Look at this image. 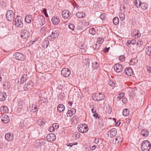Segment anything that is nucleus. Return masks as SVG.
Returning <instances> with one entry per match:
<instances>
[{
	"mask_svg": "<svg viewBox=\"0 0 151 151\" xmlns=\"http://www.w3.org/2000/svg\"><path fill=\"white\" fill-rule=\"evenodd\" d=\"M100 45L99 44H95L93 45V48L94 50H98L99 49Z\"/></svg>",
	"mask_w": 151,
	"mask_h": 151,
	"instance_id": "f704fd0d",
	"label": "nucleus"
},
{
	"mask_svg": "<svg viewBox=\"0 0 151 151\" xmlns=\"http://www.w3.org/2000/svg\"><path fill=\"white\" fill-rule=\"evenodd\" d=\"M48 43L49 41H45L42 44L43 47L44 48H47L48 46Z\"/></svg>",
	"mask_w": 151,
	"mask_h": 151,
	"instance_id": "c03bdc74",
	"label": "nucleus"
},
{
	"mask_svg": "<svg viewBox=\"0 0 151 151\" xmlns=\"http://www.w3.org/2000/svg\"><path fill=\"white\" fill-rule=\"evenodd\" d=\"M6 17L7 20L11 22L14 17V14L12 10H9L7 11L6 14Z\"/></svg>",
	"mask_w": 151,
	"mask_h": 151,
	"instance_id": "39448f33",
	"label": "nucleus"
},
{
	"mask_svg": "<svg viewBox=\"0 0 151 151\" xmlns=\"http://www.w3.org/2000/svg\"><path fill=\"white\" fill-rule=\"evenodd\" d=\"M119 19L117 17H115L113 19V23L115 25H117L119 23Z\"/></svg>",
	"mask_w": 151,
	"mask_h": 151,
	"instance_id": "e433bc0d",
	"label": "nucleus"
},
{
	"mask_svg": "<svg viewBox=\"0 0 151 151\" xmlns=\"http://www.w3.org/2000/svg\"><path fill=\"white\" fill-rule=\"evenodd\" d=\"M105 106H106L107 109L106 111H107L109 114H110L112 111V108L111 106L108 104H106Z\"/></svg>",
	"mask_w": 151,
	"mask_h": 151,
	"instance_id": "bb28decb",
	"label": "nucleus"
},
{
	"mask_svg": "<svg viewBox=\"0 0 151 151\" xmlns=\"http://www.w3.org/2000/svg\"><path fill=\"white\" fill-rule=\"evenodd\" d=\"M61 73L63 76L68 77L70 74V70L68 68H64L62 70Z\"/></svg>",
	"mask_w": 151,
	"mask_h": 151,
	"instance_id": "0eeeda50",
	"label": "nucleus"
},
{
	"mask_svg": "<svg viewBox=\"0 0 151 151\" xmlns=\"http://www.w3.org/2000/svg\"><path fill=\"white\" fill-rule=\"evenodd\" d=\"M119 60L123 61L125 59V57L124 55H121L119 57Z\"/></svg>",
	"mask_w": 151,
	"mask_h": 151,
	"instance_id": "09e8293b",
	"label": "nucleus"
},
{
	"mask_svg": "<svg viewBox=\"0 0 151 151\" xmlns=\"http://www.w3.org/2000/svg\"><path fill=\"white\" fill-rule=\"evenodd\" d=\"M78 131L82 133H86L88 130V126L85 124L79 125L78 127Z\"/></svg>",
	"mask_w": 151,
	"mask_h": 151,
	"instance_id": "7ed1b4c3",
	"label": "nucleus"
},
{
	"mask_svg": "<svg viewBox=\"0 0 151 151\" xmlns=\"http://www.w3.org/2000/svg\"><path fill=\"white\" fill-rule=\"evenodd\" d=\"M104 39L103 38L99 37L98 39L97 42L98 43V44H100L102 43L104 41Z\"/></svg>",
	"mask_w": 151,
	"mask_h": 151,
	"instance_id": "37998d69",
	"label": "nucleus"
},
{
	"mask_svg": "<svg viewBox=\"0 0 151 151\" xmlns=\"http://www.w3.org/2000/svg\"><path fill=\"white\" fill-rule=\"evenodd\" d=\"M37 124L40 125H42L45 124V122L42 119H40L37 121Z\"/></svg>",
	"mask_w": 151,
	"mask_h": 151,
	"instance_id": "49530a36",
	"label": "nucleus"
},
{
	"mask_svg": "<svg viewBox=\"0 0 151 151\" xmlns=\"http://www.w3.org/2000/svg\"><path fill=\"white\" fill-rule=\"evenodd\" d=\"M124 96V94L123 93H120L119 94L118 96L117 97V100L119 101Z\"/></svg>",
	"mask_w": 151,
	"mask_h": 151,
	"instance_id": "79ce46f5",
	"label": "nucleus"
},
{
	"mask_svg": "<svg viewBox=\"0 0 151 151\" xmlns=\"http://www.w3.org/2000/svg\"><path fill=\"white\" fill-rule=\"evenodd\" d=\"M136 41L135 39H133L131 40H128L127 42V45L128 46V45H129L130 44H132L133 45H134L136 44Z\"/></svg>",
	"mask_w": 151,
	"mask_h": 151,
	"instance_id": "473e14b6",
	"label": "nucleus"
},
{
	"mask_svg": "<svg viewBox=\"0 0 151 151\" xmlns=\"http://www.w3.org/2000/svg\"><path fill=\"white\" fill-rule=\"evenodd\" d=\"M65 109V106L62 104H60L58 106V111L60 113L63 112L64 110Z\"/></svg>",
	"mask_w": 151,
	"mask_h": 151,
	"instance_id": "aec40b11",
	"label": "nucleus"
},
{
	"mask_svg": "<svg viewBox=\"0 0 151 151\" xmlns=\"http://www.w3.org/2000/svg\"><path fill=\"white\" fill-rule=\"evenodd\" d=\"M46 28L45 27H43L41 28L40 31H41V32H43L44 31H46Z\"/></svg>",
	"mask_w": 151,
	"mask_h": 151,
	"instance_id": "6e6d98bb",
	"label": "nucleus"
},
{
	"mask_svg": "<svg viewBox=\"0 0 151 151\" xmlns=\"http://www.w3.org/2000/svg\"><path fill=\"white\" fill-rule=\"evenodd\" d=\"M121 123V122H117L116 124V125L117 126H119L120 125Z\"/></svg>",
	"mask_w": 151,
	"mask_h": 151,
	"instance_id": "774afa93",
	"label": "nucleus"
},
{
	"mask_svg": "<svg viewBox=\"0 0 151 151\" xmlns=\"http://www.w3.org/2000/svg\"><path fill=\"white\" fill-rule=\"evenodd\" d=\"M119 16L121 20H124L125 18V14L123 13H121L119 14Z\"/></svg>",
	"mask_w": 151,
	"mask_h": 151,
	"instance_id": "ea45409f",
	"label": "nucleus"
},
{
	"mask_svg": "<svg viewBox=\"0 0 151 151\" xmlns=\"http://www.w3.org/2000/svg\"><path fill=\"white\" fill-rule=\"evenodd\" d=\"M143 44V42L142 41H139L137 43V45L139 46H140V45H142Z\"/></svg>",
	"mask_w": 151,
	"mask_h": 151,
	"instance_id": "5fc2aeb1",
	"label": "nucleus"
},
{
	"mask_svg": "<svg viewBox=\"0 0 151 151\" xmlns=\"http://www.w3.org/2000/svg\"><path fill=\"white\" fill-rule=\"evenodd\" d=\"M93 116L95 118H98V117L99 116V114L97 113H95L93 114Z\"/></svg>",
	"mask_w": 151,
	"mask_h": 151,
	"instance_id": "13d9d810",
	"label": "nucleus"
},
{
	"mask_svg": "<svg viewBox=\"0 0 151 151\" xmlns=\"http://www.w3.org/2000/svg\"><path fill=\"white\" fill-rule=\"evenodd\" d=\"M76 16L79 18H82L85 17V14L84 12H77L76 14Z\"/></svg>",
	"mask_w": 151,
	"mask_h": 151,
	"instance_id": "5701e85b",
	"label": "nucleus"
},
{
	"mask_svg": "<svg viewBox=\"0 0 151 151\" xmlns=\"http://www.w3.org/2000/svg\"><path fill=\"white\" fill-rule=\"evenodd\" d=\"M76 110L74 109H72L68 111L67 112L68 116H72L73 114L76 113Z\"/></svg>",
	"mask_w": 151,
	"mask_h": 151,
	"instance_id": "412c9836",
	"label": "nucleus"
},
{
	"mask_svg": "<svg viewBox=\"0 0 151 151\" xmlns=\"http://www.w3.org/2000/svg\"><path fill=\"white\" fill-rule=\"evenodd\" d=\"M104 14H101L100 16V18L102 20H103L104 19H105V18H104Z\"/></svg>",
	"mask_w": 151,
	"mask_h": 151,
	"instance_id": "052dcab7",
	"label": "nucleus"
},
{
	"mask_svg": "<svg viewBox=\"0 0 151 151\" xmlns=\"http://www.w3.org/2000/svg\"><path fill=\"white\" fill-rule=\"evenodd\" d=\"M38 19L37 22V21L36 23H38L41 22V24L40 23V24H37V26L38 27H40L42 26L45 23V17L43 16H40L38 17Z\"/></svg>",
	"mask_w": 151,
	"mask_h": 151,
	"instance_id": "1a4fd4ad",
	"label": "nucleus"
},
{
	"mask_svg": "<svg viewBox=\"0 0 151 151\" xmlns=\"http://www.w3.org/2000/svg\"><path fill=\"white\" fill-rule=\"evenodd\" d=\"M80 134L78 132L74 133L73 134V137L76 139H78L80 137Z\"/></svg>",
	"mask_w": 151,
	"mask_h": 151,
	"instance_id": "4c0bfd02",
	"label": "nucleus"
},
{
	"mask_svg": "<svg viewBox=\"0 0 151 151\" xmlns=\"http://www.w3.org/2000/svg\"><path fill=\"white\" fill-rule=\"evenodd\" d=\"M129 113V111L127 109H125L123 110L122 111V114L124 116H127L128 115Z\"/></svg>",
	"mask_w": 151,
	"mask_h": 151,
	"instance_id": "c756f323",
	"label": "nucleus"
},
{
	"mask_svg": "<svg viewBox=\"0 0 151 151\" xmlns=\"http://www.w3.org/2000/svg\"><path fill=\"white\" fill-rule=\"evenodd\" d=\"M70 12L68 10H64L62 12V15L63 17L64 18H68L70 16Z\"/></svg>",
	"mask_w": 151,
	"mask_h": 151,
	"instance_id": "4468645a",
	"label": "nucleus"
},
{
	"mask_svg": "<svg viewBox=\"0 0 151 151\" xmlns=\"http://www.w3.org/2000/svg\"><path fill=\"white\" fill-rule=\"evenodd\" d=\"M24 105L22 102L21 103H19L18 106V110H22V109H24Z\"/></svg>",
	"mask_w": 151,
	"mask_h": 151,
	"instance_id": "c9c22d12",
	"label": "nucleus"
},
{
	"mask_svg": "<svg viewBox=\"0 0 151 151\" xmlns=\"http://www.w3.org/2000/svg\"><path fill=\"white\" fill-rule=\"evenodd\" d=\"M51 21L53 24L54 25H57L60 22V19L57 17H55L52 19Z\"/></svg>",
	"mask_w": 151,
	"mask_h": 151,
	"instance_id": "a211bd4d",
	"label": "nucleus"
},
{
	"mask_svg": "<svg viewBox=\"0 0 151 151\" xmlns=\"http://www.w3.org/2000/svg\"><path fill=\"white\" fill-rule=\"evenodd\" d=\"M54 130V129L52 127H50L49 129V131L51 132H53Z\"/></svg>",
	"mask_w": 151,
	"mask_h": 151,
	"instance_id": "4d7b16f0",
	"label": "nucleus"
},
{
	"mask_svg": "<svg viewBox=\"0 0 151 151\" xmlns=\"http://www.w3.org/2000/svg\"><path fill=\"white\" fill-rule=\"evenodd\" d=\"M122 141L121 137L119 136H117L115 139V144H118Z\"/></svg>",
	"mask_w": 151,
	"mask_h": 151,
	"instance_id": "72a5a7b5",
	"label": "nucleus"
},
{
	"mask_svg": "<svg viewBox=\"0 0 151 151\" xmlns=\"http://www.w3.org/2000/svg\"><path fill=\"white\" fill-rule=\"evenodd\" d=\"M127 100L126 98H124L122 99V101L124 104L126 103L127 102Z\"/></svg>",
	"mask_w": 151,
	"mask_h": 151,
	"instance_id": "603ef678",
	"label": "nucleus"
},
{
	"mask_svg": "<svg viewBox=\"0 0 151 151\" xmlns=\"http://www.w3.org/2000/svg\"><path fill=\"white\" fill-rule=\"evenodd\" d=\"M30 36L29 32L27 30H23L21 32V37L24 39L28 38Z\"/></svg>",
	"mask_w": 151,
	"mask_h": 151,
	"instance_id": "423d86ee",
	"label": "nucleus"
},
{
	"mask_svg": "<svg viewBox=\"0 0 151 151\" xmlns=\"http://www.w3.org/2000/svg\"><path fill=\"white\" fill-rule=\"evenodd\" d=\"M92 69L95 70V69L99 67V64H98L97 62L94 61L92 63Z\"/></svg>",
	"mask_w": 151,
	"mask_h": 151,
	"instance_id": "c85d7f7f",
	"label": "nucleus"
},
{
	"mask_svg": "<svg viewBox=\"0 0 151 151\" xmlns=\"http://www.w3.org/2000/svg\"><path fill=\"white\" fill-rule=\"evenodd\" d=\"M84 25L86 26H88L89 25V23L88 22H86L85 23Z\"/></svg>",
	"mask_w": 151,
	"mask_h": 151,
	"instance_id": "0e129e2a",
	"label": "nucleus"
},
{
	"mask_svg": "<svg viewBox=\"0 0 151 151\" xmlns=\"http://www.w3.org/2000/svg\"><path fill=\"white\" fill-rule=\"evenodd\" d=\"M96 146L95 145H93L92 146L91 148V150H93L95 149Z\"/></svg>",
	"mask_w": 151,
	"mask_h": 151,
	"instance_id": "680f3d73",
	"label": "nucleus"
},
{
	"mask_svg": "<svg viewBox=\"0 0 151 151\" xmlns=\"http://www.w3.org/2000/svg\"><path fill=\"white\" fill-rule=\"evenodd\" d=\"M46 138L48 141H53L55 139V135L54 134H50L47 136Z\"/></svg>",
	"mask_w": 151,
	"mask_h": 151,
	"instance_id": "ddd939ff",
	"label": "nucleus"
},
{
	"mask_svg": "<svg viewBox=\"0 0 151 151\" xmlns=\"http://www.w3.org/2000/svg\"><path fill=\"white\" fill-rule=\"evenodd\" d=\"M27 78V75H23L20 79L21 83H24L25 81H26Z\"/></svg>",
	"mask_w": 151,
	"mask_h": 151,
	"instance_id": "7c9ffc66",
	"label": "nucleus"
},
{
	"mask_svg": "<svg viewBox=\"0 0 151 151\" xmlns=\"http://www.w3.org/2000/svg\"><path fill=\"white\" fill-rule=\"evenodd\" d=\"M90 107L91 109H93L94 108V106L93 105H91L90 106Z\"/></svg>",
	"mask_w": 151,
	"mask_h": 151,
	"instance_id": "69168bd1",
	"label": "nucleus"
},
{
	"mask_svg": "<svg viewBox=\"0 0 151 151\" xmlns=\"http://www.w3.org/2000/svg\"><path fill=\"white\" fill-rule=\"evenodd\" d=\"M32 86V83L31 81H29L27 84H25L24 85V87L28 89L31 88Z\"/></svg>",
	"mask_w": 151,
	"mask_h": 151,
	"instance_id": "393cba45",
	"label": "nucleus"
},
{
	"mask_svg": "<svg viewBox=\"0 0 151 151\" xmlns=\"http://www.w3.org/2000/svg\"><path fill=\"white\" fill-rule=\"evenodd\" d=\"M150 147V143L147 140H145L141 144V149L142 151H149Z\"/></svg>",
	"mask_w": 151,
	"mask_h": 151,
	"instance_id": "f257e3e1",
	"label": "nucleus"
},
{
	"mask_svg": "<svg viewBox=\"0 0 151 151\" xmlns=\"http://www.w3.org/2000/svg\"><path fill=\"white\" fill-rule=\"evenodd\" d=\"M49 37H50L52 38H54L57 37L59 35L58 31L57 30H53L51 29L50 30L49 32Z\"/></svg>",
	"mask_w": 151,
	"mask_h": 151,
	"instance_id": "20e7f679",
	"label": "nucleus"
},
{
	"mask_svg": "<svg viewBox=\"0 0 151 151\" xmlns=\"http://www.w3.org/2000/svg\"><path fill=\"white\" fill-rule=\"evenodd\" d=\"M38 106L37 105H32V106L31 107L30 111L33 112H36L37 110Z\"/></svg>",
	"mask_w": 151,
	"mask_h": 151,
	"instance_id": "2f4dec72",
	"label": "nucleus"
},
{
	"mask_svg": "<svg viewBox=\"0 0 151 151\" xmlns=\"http://www.w3.org/2000/svg\"><path fill=\"white\" fill-rule=\"evenodd\" d=\"M140 7L141 8L145 10L147 9V5L145 3H141Z\"/></svg>",
	"mask_w": 151,
	"mask_h": 151,
	"instance_id": "58836bf2",
	"label": "nucleus"
},
{
	"mask_svg": "<svg viewBox=\"0 0 151 151\" xmlns=\"http://www.w3.org/2000/svg\"><path fill=\"white\" fill-rule=\"evenodd\" d=\"M141 134L144 137H147L149 134V132L147 129H144L141 131Z\"/></svg>",
	"mask_w": 151,
	"mask_h": 151,
	"instance_id": "a878e982",
	"label": "nucleus"
},
{
	"mask_svg": "<svg viewBox=\"0 0 151 151\" xmlns=\"http://www.w3.org/2000/svg\"><path fill=\"white\" fill-rule=\"evenodd\" d=\"M110 86H115V83L112 81H111L110 82V83L109 84Z\"/></svg>",
	"mask_w": 151,
	"mask_h": 151,
	"instance_id": "bf43d9fd",
	"label": "nucleus"
},
{
	"mask_svg": "<svg viewBox=\"0 0 151 151\" xmlns=\"http://www.w3.org/2000/svg\"><path fill=\"white\" fill-rule=\"evenodd\" d=\"M2 6L4 7H5L6 6V4L4 1H2L1 2Z\"/></svg>",
	"mask_w": 151,
	"mask_h": 151,
	"instance_id": "864d4df0",
	"label": "nucleus"
},
{
	"mask_svg": "<svg viewBox=\"0 0 151 151\" xmlns=\"http://www.w3.org/2000/svg\"><path fill=\"white\" fill-rule=\"evenodd\" d=\"M134 3L136 7L139 8L140 7L141 1L140 0H134Z\"/></svg>",
	"mask_w": 151,
	"mask_h": 151,
	"instance_id": "b1692460",
	"label": "nucleus"
},
{
	"mask_svg": "<svg viewBox=\"0 0 151 151\" xmlns=\"http://www.w3.org/2000/svg\"><path fill=\"white\" fill-rule=\"evenodd\" d=\"M117 132L116 129L114 128L111 129L108 133V136L110 137H113L116 134Z\"/></svg>",
	"mask_w": 151,
	"mask_h": 151,
	"instance_id": "9d476101",
	"label": "nucleus"
},
{
	"mask_svg": "<svg viewBox=\"0 0 151 151\" xmlns=\"http://www.w3.org/2000/svg\"><path fill=\"white\" fill-rule=\"evenodd\" d=\"M95 96L96 99H95L96 101H100L103 100L105 98V96L103 94L100 93H96L95 95L93 96V99H94L93 96Z\"/></svg>",
	"mask_w": 151,
	"mask_h": 151,
	"instance_id": "6e6552de",
	"label": "nucleus"
},
{
	"mask_svg": "<svg viewBox=\"0 0 151 151\" xmlns=\"http://www.w3.org/2000/svg\"><path fill=\"white\" fill-rule=\"evenodd\" d=\"M94 142L96 144L98 143L99 142V139H95Z\"/></svg>",
	"mask_w": 151,
	"mask_h": 151,
	"instance_id": "338daca9",
	"label": "nucleus"
},
{
	"mask_svg": "<svg viewBox=\"0 0 151 151\" xmlns=\"http://www.w3.org/2000/svg\"><path fill=\"white\" fill-rule=\"evenodd\" d=\"M114 68L116 71L118 73L120 72L123 70V67L122 65L120 64H116L115 65Z\"/></svg>",
	"mask_w": 151,
	"mask_h": 151,
	"instance_id": "f8f14e48",
	"label": "nucleus"
},
{
	"mask_svg": "<svg viewBox=\"0 0 151 151\" xmlns=\"http://www.w3.org/2000/svg\"><path fill=\"white\" fill-rule=\"evenodd\" d=\"M69 28L73 30H74V25L72 24H70L68 25Z\"/></svg>",
	"mask_w": 151,
	"mask_h": 151,
	"instance_id": "8fccbe9b",
	"label": "nucleus"
},
{
	"mask_svg": "<svg viewBox=\"0 0 151 151\" xmlns=\"http://www.w3.org/2000/svg\"><path fill=\"white\" fill-rule=\"evenodd\" d=\"M5 139L8 141H10L13 138V135L12 134L9 133L6 134L5 135Z\"/></svg>",
	"mask_w": 151,
	"mask_h": 151,
	"instance_id": "6ab92c4d",
	"label": "nucleus"
},
{
	"mask_svg": "<svg viewBox=\"0 0 151 151\" xmlns=\"http://www.w3.org/2000/svg\"><path fill=\"white\" fill-rule=\"evenodd\" d=\"M146 69L147 70L148 72L151 73V67H148L146 66Z\"/></svg>",
	"mask_w": 151,
	"mask_h": 151,
	"instance_id": "3c124183",
	"label": "nucleus"
},
{
	"mask_svg": "<svg viewBox=\"0 0 151 151\" xmlns=\"http://www.w3.org/2000/svg\"><path fill=\"white\" fill-rule=\"evenodd\" d=\"M22 20V19L21 17L17 16L13 22V24L18 27H21L23 26Z\"/></svg>",
	"mask_w": 151,
	"mask_h": 151,
	"instance_id": "f03ea898",
	"label": "nucleus"
},
{
	"mask_svg": "<svg viewBox=\"0 0 151 151\" xmlns=\"http://www.w3.org/2000/svg\"><path fill=\"white\" fill-rule=\"evenodd\" d=\"M6 94L5 92H0V101H4L6 99Z\"/></svg>",
	"mask_w": 151,
	"mask_h": 151,
	"instance_id": "f3484780",
	"label": "nucleus"
},
{
	"mask_svg": "<svg viewBox=\"0 0 151 151\" xmlns=\"http://www.w3.org/2000/svg\"><path fill=\"white\" fill-rule=\"evenodd\" d=\"M136 34H135L134 35V36L135 38H138L139 37V31L138 30H134L133 31V32H136Z\"/></svg>",
	"mask_w": 151,
	"mask_h": 151,
	"instance_id": "a18cd8bd",
	"label": "nucleus"
},
{
	"mask_svg": "<svg viewBox=\"0 0 151 151\" xmlns=\"http://www.w3.org/2000/svg\"><path fill=\"white\" fill-rule=\"evenodd\" d=\"M125 73L128 76H131L133 74L132 69L129 68H126L124 70Z\"/></svg>",
	"mask_w": 151,
	"mask_h": 151,
	"instance_id": "2eb2a0df",
	"label": "nucleus"
},
{
	"mask_svg": "<svg viewBox=\"0 0 151 151\" xmlns=\"http://www.w3.org/2000/svg\"><path fill=\"white\" fill-rule=\"evenodd\" d=\"M109 50V48H106L104 49V52H107Z\"/></svg>",
	"mask_w": 151,
	"mask_h": 151,
	"instance_id": "e2e57ef3",
	"label": "nucleus"
},
{
	"mask_svg": "<svg viewBox=\"0 0 151 151\" xmlns=\"http://www.w3.org/2000/svg\"><path fill=\"white\" fill-rule=\"evenodd\" d=\"M145 52L148 55H151V47L148 46L146 47Z\"/></svg>",
	"mask_w": 151,
	"mask_h": 151,
	"instance_id": "cd10ccee",
	"label": "nucleus"
},
{
	"mask_svg": "<svg viewBox=\"0 0 151 151\" xmlns=\"http://www.w3.org/2000/svg\"><path fill=\"white\" fill-rule=\"evenodd\" d=\"M1 121L4 123H7L9 121V118L7 115L3 114L2 116Z\"/></svg>",
	"mask_w": 151,
	"mask_h": 151,
	"instance_id": "dca6fc26",
	"label": "nucleus"
},
{
	"mask_svg": "<svg viewBox=\"0 0 151 151\" xmlns=\"http://www.w3.org/2000/svg\"><path fill=\"white\" fill-rule=\"evenodd\" d=\"M89 32L92 35H95L96 34V32L94 28H92L90 29L89 30Z\"/></svg>",
	"mask_w": 151,
	"mask_h": 151,
	"instance_id": "a19ab883",
	"label": "nucleus"
},
{
	"mask_svg": "<svg viewBox=\"0 0 151 151\" xmlns=\"http://www.w3.org/2000/svg\"><path fill=\"white\" fill-rule=\"evenodd\" d=\"M52 127L54 129H57L58 128L59 125L58 123H55L53 124Z\"/></svg>",
	"mask_w": 151,
	"mask_h": 151,
	"instance_id": "de8ad7c7",
	"label": "nucleus"
},
{
	"mask_svg": "<svg viewBox=\"0 0 151 151\" xmlns=\"http://www.w3.org/2000/svg\"><path fill=\"white\" fill-rule=\"evenodd\" d=\"M14 56L15 58L18 60H23L24 58V56L22 54L19 52H16Z\"/></svg>",
	"mask_w": 151,
	"mask_h": 151,
	"instance_id": "9b49d317",
	"label": "nucleus"
},
{
	"mask_svg": "<svg viewBox=\"0 0 151 151\" xmlns=\"http://www.w3.org/2000/svg\"><path fill=\"white\" fill-rule=\"evenodd\" d=\"M32 19V16L31 15H28L25 16V21L27 23H30Z\"/></svg>",
	"mask_w": 151,
	"mask_h": 151,
	"instance_id": "4be33fe9",
	"label": "nucleus"
}]
</instances>
